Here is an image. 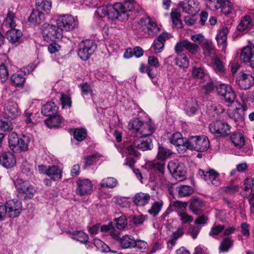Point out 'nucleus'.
Segmentation results:
<instances>
[{"mask_svg": "<svg viewBox=\"0 0 254 254\" xmlns=\"http://www.w3.org/2000/svg\"><path fill=\"white\" fill-rule=\"evenodd\" d=\"M254 26V22L250 15H245L243 17L237 26V30L240 32H243L249 30Z\"/></svg>", "mask_w": 254, "mask_h": 254, "instance_id": "nucleus-26", "label": "nucleus"}, {"mask_svg": "<svg viewBox=\"0 0 254 254\" xmlns=\"http://www.w3.org/2000/svg\"><path fill=\"white\" fill-rule=\"evenodd\" d=\"M178 7L181 8L183 12L191 15H195L200 9L197 0H183L179 2Z\"/></svg>", "mask_w": 254, "mask_h": 254, "instance_id": "nucleus-8", "label": "nucleus"}, {"mask_svg": "<svg viewBox=\"0 0 254 254\" xmlns=\"http://www.w3.org/2000/svg\"><path fill=\"white\" fill-rule=\"evenodd\" d=\"M168 38L169 35L166 33H163L160 34L157 38L154 40L150 48V50L155 54L161 53L164 48L166 40Z\"/></svg>", "mask_w": 254, "mask_h": 254, "instance_id": "nucleus-19", "label": "nucleus"}, {"mask_svg": "<svg viewBox=\"0 0 254 254\" xmlns=\"http://www.w3.org/2000/svg\"><path fill=\"white\" fill-rule=\"evenodd\" d=\"M203 205V202L201 199L194 198L190 202V209L194 214H198L200 213Z\"/></svg>", "mask_w": 254, "mask_h": 254, "instance_id": "nucleus-34", "label": "nucleus"}, {"mask_svg": "<svg viewBox=\"0 0 254 254\" xmlns=\"http://www.w3.org/2000/svg\"><path fill=\"white\" fill-rule=\"evenodd\" d=\"M122 5L120 2L115 3L113 6L109 5L108 16L109 18L114 20L118 19L121 21H125L128 19L129 14L123 13L121 10Z\"/></svg>", "mask_w": 254, "mask_h": 254, "instance_id": "nucleus-10", "label": "nucleus"}, {"mask_svg": "<svg viewBox=\"0 0 254 254\" xmlns=\"http://www.w3.org/2000/svg\"><path fill=\"white\" fill-rule=\"evenodd\" d=\"M167 168L172 176L176 180L179 181L183 180L186 173V170L183 164L177 163L174 161H170L168 163Z\"/></svg>", "mask_w": 254, "mask_h": 254, "instance_id": "nucleus-11", "label": "nucleus"}, {"mask_svg": "<svg viewBox=\"0 0 254 254\" xmlns=\"http://www.w3.org/2000/svg\"><path fill=\"white\" fill-rule=\"evenodd\" d=\"M191 75L196 78H202L204 76V72L200 66H193L192 69Z\"/></svg>", "mask_w": 254, "mask_h": 254, "instance_id": "nucleus-58", "label": "nucleus"}, {"mask_svg": "<svg viewBox=\"0 0 254 254\" xmlns=\"http://www.w3.org/2000/svg\"><path fill=\"white\" fill-rule=\"evenodd\" d=\"M58 109L55 103L49 102L42 106L41 113L44 116L50 117L57 114Z\"/></svg>", "mask_w": 254, "mask_h": 254, "instance_id": "nucleus-25", "label": "nucleus"}, {"mask_svg": "<svg viewBox=\"0 0 254 254\" xmlns=\"http://www.w3.org/2000/svg\"><path fill=\"white\" fill-rule=\"evenodd\" d=\"M212 67L216 72L223 74L225 72V68L223 63L217 56L213 57L212 60Z\"/></svg>", "mask_w": 254, "mask_h": 254, "instance_id": "nucleus-42", "label": "nucleus"}, {"mask_svg": "<svg viewBox=\"0 0 254 254\" xmlns=\"http://www.w3.org/2000/svg\"><path fill=\"white\" fill-rule=\"evenodd\" d=\"M233 245V242L229 238H224L221 242L219 247V250L221 252H227Z\"/></svg>", "mask_w": 254, "mask_h": 254, "instance_id": "nucleus-57", "label": "nucleus"}, {"mask_svg": "<svg viewBox=\"0 0 254 254\" xmlns=\"http://www.w3.org/2000/svg\"><path fill=\"white\" fill-rule=\"evenodd\" d=\"M120 3L122 6L121 8V10L123 13H125L126 14H128L129 11L134 10L137 5L134 0H128L125 1L124 3Z\"/></svg>", "mask_w": 254, "mask_h": 254, "instance_id": "nucleus-40", "label": "nucleus"}, {"mask_svg": "<svg viewBox=\"0 0 254 254\" xmlns=\"http://www.w3.org/2000/svg\"><path fill=\"white\" fill-rule=\"evenodd\" d=\"M254 53V39L249 42V45L244 47L241 50L240 59L244 63L250 61L251 58Z\"/></svg>", "mask_w": 254, "mask_h": 254, "instance_id": "nucleus-20", "label": "nucleus"}, {"mask_svg": "<svg viewBox=\"0 0 254 254\" xmlns=\"http://www.w3.org/2000/svg\"><path fill=\"white\" fill-rule=\"evenodd\" d=\"M163 205V202L161 200L154 202L148 210V213L152 216H156L160 212Z\"/></svg>", "mask_w": 254, "mask_h": 254, "instance_id": "nucleus-39", "label": "nucleus"}, {"mask_svg": "<svg viewBox=\"0 0 254 254\" xmlns=\"http://www.w3.org/2000/svg\"><path fill=\"white\" fill-rule=\"evenodd\" d=\"M43 18L44 14L42 11L36 9L33 10L29 17V21L33 24L40 23Z\"/></svg>", "mask_w": 254, "mask_h": 254, "instance_id": "nucleus-38", "label": "nucleus"}, {"mask_svg": "<svg viewBox=\"0 0 254 254\" xmlns=\"http://www.w3.org/2000/svg\"><path fill=\"white\" fill-rule=\"evenodd\" d=\"M112 225L118 230H124L127 227V221L126 217L121 216L118 218H115L112 222Z\"/></svg>", "mask_w": 254, "mask_h": 254, "instance_id": "nucleus-44", "label": "nucleus"}, {"mask_svg": "<svg viewBox=\"0 0 254 254\" xmlns=\"http://www.w3.org/2000/svg\"><path fill=\"white\" fill-rule=\"evenodd\" d=\"M5 116L10 119H15L20 115V111L18 104L13 101H9L4 108Z\"/></svg>", "mask_w": 254, "mask_h": 254, "instance_id": "nucleus-17", "label": "nucleus"}, {"mask_svg": "<svg viewBox=\"0 0 254 254\" xmlns=\"http://www.w3.org/2000/svg\"><path fill=\"white\" fill-rule=\"evenodd\" d=\"M186 149L197 152L206 151L209 147V140L205 135L191 136L187 139Z\"/></svg>", "mask_w": 254, "mask_h": 254, "instance_id": "nucleus-4", "label": "nucleus"}, {"mask_svg": "<svg viewBox=\"0 0 254 254\" xmlns=\"http://www.w3.org/2000/svg\"><path fill=\"white\" fill-rule=\"evenodd\" d=\"M9 76V73L7 67L4 64H0V78L2 82H4Z\"/></svg>", "mask_w": 254, "mask_h": 254, "instance_id": "nucleus-60", "label": "nucleus"}, {"mask_svg": "<svg viewBox=\"0 0 254 254\" xmlns=\"http://www.w3.org/2000/svg\"><path fill=\"white\" fill-rule=\"evenodd\" d=\"M5 206L7 216L15 218L19 216L22 211V203L17 199L9 200L6 202Z\"/></svg>", "mask_w": 254, "mask_h": 254, "instance_id": "nucleus-14", "label": "nucleus"}, {"mask_svg": "<svg viewBox=\"0 0 254 254\" xmlns=\"http://www.w3.org/2000/svg\"><path fill=\"white\" fill-rule=\"evenodd\" d=\"M150 199V195L148 193L140 192L134 195L133 202L137 206H143L149 203Z\"/></svg>", "mask_w": 254, "mask_h": 254, "instance_id": "nucleus-24", "label": "nucleus"}, {"mask_svg": "<svg viewBox=\"0 0 254 254\" xmlns=\"http://www.w3.org/2000/svg\"><path fill=\"white\" fill-rule=\"evenodd\" d=\"M210 132L217 136L227 135L230 132L229 125L221 121L211 123L209 126Z\"/></svg>", "mask_w": 254, "mask_h": 254, "instance_id": "nucleus-9", "label": "nucleus"}, {"mask_svg": "<svg viewBox=\"0 0 254 254\" xmlns=\"http://www.w3.org/2000/svg\"><path fill=\"white\" fill-rule=\"evenodd\" d=\"M230 140L233 144L238 148H241L245 144V138L241 133H234L231 137Z\"/></svg>", "mask_w": 254, "mask_h": 254, "instance_id": "nucleus-33", "label": "nucleus"}, {"mask_svg": "<svg viewBox=\"0 0 254 254\" xmlns=\"http://www.w3.org/2000/svg\"><path fill=\"white\" fill-rule=\"evenodd\" d=\"M134 145L137 149H140L142 150H150L152 147L151 140L150 139H147L146 140H141L139 142L136 141L134 142Z\"/></svg>", "mask_w": 254, "mask_h": 254, "instance_id": "nucleus-47", "label": "nucleus"}, {"mask_svg": "<svg viewBox=\"0 0 254 254\" xmlns=\"http://www.w3.org/2000/svg\"><path fill=\"white\" fill-rule=\"evenodd\" d=\"M170 142L177 147H183L186 149L187 140H184L182 134L179 132L174 133L170 138Z\"/></svg>", "mask_w": 254, "mask_h": 254, "instance_id": "nucleus-28", "label": "nucleus"}, {"mask_svg": "<svg viewBox=\"0 0 254 254\" xmlns=\"http://www.w3.org/2000/svg\"><path fill=\"white\" fill-rule=\"evenodd\" d=\"M215 8L221 9V11L225 15L231 13L233 9V4L229 0H217V5H214Z\"/></svg>", "mask_w": 254, "mask_h": 254, "instance_id": "nucleus-23", "label": "nucleus"}, {"mask_svg": "<svg viewBox=\"0 0 254 254\" xmlns=\"http://www.w3.org/2000/svg\"><path fill=\"white\" fill-rule=\"evenodd\" d=\"M0 163L6 168H11L16 163L15 155L10 151L3 152L0 155Z\"/></svg>", "mask_w": 254, "mask_h": 254, "instance_id": "nucleus-18", "label": "nucleus"}, {"mask_svg": "<svg viewBox=\"0 0 254 254\" xmlns=\"http://www.w3.org/2000/svg\"><path fill=\"white\" fill-rule=\"evenodd\" d=\"M217 93L222 97L225 101L233 103L235 100L236 95L231 86L226 84H221L217 86Z\"/></svg>", "mask_w": 254, "mask_h": 254, "instance_id": "nucleus-13", "label": "nucleus"}, {"mask_svg": "<svg viewBox=\"0 0 254 254\" xmlns=\"http://www.w3.org/2000/svg\"><path fill=\"white\" fill-rule=\"evenodd\" d=\"M227 113L230 118L234 120L237 124H243L244 114L241 108L229 109Z\"/></svg>", "mask_w": 254, "mask_h": 254, "instance_id": "nucleus-22", "label": "nucleus"}, {"mask_svg": "<svg viewBox=\"0 0 254 254\" xmlns=\"http://www.w3.org/2000/svg\"><path fill=\"white\" fill-rule=\"evenodd\" d=\"M148 64L149 66L158 68L160 66V64L158 59L155 56H150L148 58Z\"/></svg>", "mask_w": 254, "mask_h": 254, "instance_id": "nucleus-64", "label": "nucleus"}, {"mask_svg": "<svg viewBox=\"0 0 254 254\" xmlns=\"http://www.w3.org/2000/svg\"><path fill=\"white\" fill-rule=\"evenodd\" d=\"M203 53L210 57H214L215 48L211 41L206 40L202 45Z\"/></svg>", "mask_w": 254, "mask_h": 254, "instance_id": "nucleus-37", "label": "nucleus"}, {"mask_svg": "<svg viewBox=\"0 0 254 254\" xmlns=\"http://www.w3.org/2000/svg\"><path fill=\"white\" fill-rule=\"evenodd\" d=\"M225 226L223 225H214L209 232V235L215 238L223 230H224Z\"/></svg>", "mask_w": 254, "mask_h": 254, "instance_id": "nucleus-59", "label": "nucleus"}, {"mask_svg": "<svg viewBox=\"0 0 254 254\" xmlns=\"http://www.w3.org/2000/svg\"><path fill=\"white\" fill-rule=\"evenodd\" d=\"M172 154V152L170 149L159 146L156 157L158 160L165 161L169 158Z\"/></svg>", "mask_w": 254, "mask_h": 254, "instance_id": "nucleus-41", "label": "nucleus"}, {"mask_svg": "<svg viewBox=\"0 0 254 254\" xmlns=\"http://www.w3.org/2000/svg\"><path fill=\"white\" fill-rule=\"evenodd\" d=\"M96 48V44L93 40H83L78 45V55L82 60L87 61L94 53Z\"/></svg>", "mask_w": 254, "mask_h": 254, "instance_id": "nucleus-6", "label": "nucleus"}, {"mask_svg": "<svg viewBox=\"0 0 254 254\" xmlns=\"http://www.w3.org/2000/svg\"><path fill=\"white\" fill-rule=\"evenodd\" d=\"M15 187L21 197L26 198L33 196L35 190L29 182L22 179H17L15 182Z\"/></svg>", "mask_w": 254, "mask_h": 254, "instance_id": "nucleus-7", "label": "nucleus"}, {"mask_svg": "<svg viewBox=\"0 0 254 254\" xmlns=\"http://www.w3.org/2000/svg\"><path fill=\"white\" fill-rule=\"evenodd\" d=\"M22 36L21 31L15 28H11L6 33V38L11 43L18 42Z\"/></svg>", "mask_w": 254, "mask_h": 254, "instance_id": "nucleus-30", "label": "nucleus"}, {"mask_svg": "<svg viewBox=\"0 0 254 254\" xmlns=\"http://www.w3.org/2000/svg\"><path fill=\"white\" fill-rule=\"evenodd\" d=\"M77 193L82 196L91 193L93 189V184L88 179L79 178L77 181Z\"/></svg>", "mask_w": 254, "mask_h": 254, "instance_id": "nucleus-15", "label": "nucleus"}, {"mask_svg": "<svg viewBox=\"0 0 254 254\" xmlns=\"http://www.w3.org/2000/svg\"><path fill=\"white\" fill-rule=\"evenodd\" d=\"M244 188L241 192L242 195L244 197H247L250 193H252V189L254 187V179L251 177L246 178L244 180Z\"/></svg>", "mask_w": 254, "mask_h": 254, "instance_id": "nucleus-35", "label": "nucleus"}, {"mask_svg": "<svg viewBox=\"0 0 254 254\" xmlns=\"http://www.w3.org/2000/svg\"><path fill=\"white\" fill-rule=\"evenodd\" d=\"M8 146L10 149L15 152L26 151L28 150L31 138L27 135L19 138L15 132L8 135Z\"/></svg>", "mask_w": 254, "mask_h": 254, "instance_id": "nucleus-3", "label": "nucleus"}, {"mask_svg": "<svg viewBox=\"0 0 254 254\" xmlns=\"http://www.w3.org/2000/svg\"><path fill=\"white\" fill-rule=\"evenodd\" d=\"M100 157V155L98 153H95L89 156L84 157L85 164L83 167L84 169L91 166L93 162L95 161L96 159Z\"/></svg>", "mask_w": 254, "mask_h": 254, "instance_id": "nucleus-54", "label": "nucleus"}, {"mask_svg": "<svg viewBox=\"0 0 254 254\" xmlns=\"http://www.w3.org/2000/svg\"><path fill=\"white\" fill-rule=\"evenodd\" d=\"M9 118L0 119V129L3 131H10L13 128L12 122L8 120Z\"/></svg>", "mask_w": 254, "mask_h": 254, "instance_id": "nucleus-50", "label": "nucleus"}, {"mask_svg": "<svg viewBox=\"0 0 254 254\" xmlns=\"http://www.w3.org/2000/svg\"><path fill=\"white\" fill-rule=\"evenodd\" d=\"M57 26L45 23L42 27L43 39L47 42L55 39H60L63 36L64 31H70L75 27L74 17L70 14H64L59 17L56 21Z\"/></svg>", "mask_w": 254, "mask_h": 254, "instance_id": "nucleus-1", "label": "nucleus"}, {"mask_svg": "<svg viewBox=\"0 0 254 254\" xmlns=\"http://www.w3.org/2000/svg\"><path fill=\"white\" fill-rule=\"evenodd\" d=\"M197 109V104L195 99L191 98L186 101L185 110L189 116L194 114Z\"/></svg>", "mask_w": 254, "mask_h": 254, "instance_id": "nucleus-36", "label": "nucleus"}, {"mask_svg": "<svg viewBox=\"0 0 254 254\" xmlns=\"http://www.w3.org/2000/svg\"><path fill=\"white\" fill-rule=\"evenodd\" d=\"M86 135V131L83 128H76L73 132L74 138L78 141H81L84 140Z\"/></svg>", "mask_w": 254, "mask_h": 254, "instance_id": "nucleus-55", "label": "nucleus"}, {"mask_svg": "<svg viewBox=\"0 0 254 254\" xmlns=\"http://www.w3.org/2000/svg\"><path fill=\"white\" fill-rule=\"evenodd\" d=\"M3 25L7 27H10L11 28L15 26V16L14 13L11 11H8L6 17L3 21Z\"/></svg>", "mask_w": 254, "mask_h": 254, "instance_id": "nucleus-51", "label": "nucleus"}, {"mask_svg": "<svg viewBox=\"0 0 254 254\" xmlns=\"http://www.w3.org/2000/svg\"><path fill=\"white\" fill-rule=\"evenodd\" d=\"M237 82L241 89L246 90L254 83V77L251 74L240 72L237 76Z\"/></svg>", "mask_w": 254, "mask_h": 254, "instance_id": "nucleus-16", "label": "nucleus"}, {"mask_svg": "<svg viewBox=\"0 0 254 254\" xmlns=\"http://www.w3.org/2000/svg\"><path fill=\"white\" fill-rule=\"evenodd\" d=\"M35 4L37 9L49 13L51 9L52 2L51 0H35Z\"/></svg>", "mask_w": 254, "mask_h": 254, "instance_id": "nucleus-32", "label": "nucleus"}, {"mask_svg": "<svg viewBox=\"0 0 254 254\" xmlns=\"http://www.w3.org/2000/svg\"><path fill=\"white\" fill-rule=\"evenodd\" d=\"M183 46H184V48L186 50L192 54H196L199 50V47L198 45L191 43L188 40H184Z\"/></svg>", "mask_w": 254, "mask_h": 254, "instance_id": "nucleus-49", "label": "nucleus"}, {"mask_svg": "<svg viewBox=\"0 0 254 254\" xmlns=\"http://www.w3.org/2000/svg\"><path fill=\"white\" fill-rule=\"evenodd\" d=\"M11 81L12 83L17 86L23 85L25 80V77L20 74H14L11 76Z\"/></svg>", "mask_w": 254, "mask_h": 254, "instance_id": "nucleus-53", "label": "nucleus"}, {"mask_svg": "<svg viewBox=\"0 0 254 254\" xmlns=\"http://www.w3.org/2000/svg\"><path fill=\"white\" fill-rule=\"evenodd\" d=\"M118 182L116 179L113 177H108L101 181L100 186L101 188L112 189L115 188Z\"/></svg>", "mask_w": 254, "mask_h": 254, "instance_id": "nucleus-46", "label": "nucleus"}, {"mask_svg": "<svg viewBox=\"0 0 254 254\" xmlns=\"http://www.w3.org/2000/svg\"><path fill=\"white\" fill-rule=\"evenodd\" d=\"M228 32V28L223 26L220 29L218 34L216 37L218 46L224 52L227 47V39Z\"/></svg>", "mask_w": 254, "mask_h": 254, "instance_id": "nucleus-21", "label": "nucleus"}, {"mask_svg": "<svg viewBox=\"0 0 254 254\" xmlns=\"http://www.w3.org/2000/svg\"><path fill=\"white\" fill-rule=\"evenodd\" d=\"M60 100L63 108H69L71 107L72 102L71 98L69 95L62 94Z\"/></svg>", "mask_w": 254, "mask_h": 254, "instance_id": "nucleus-56", "label": "nucleus"}, {"mask_svg": "<svg viewBox=\"0 0 254 254\" xmlns=\"http://www.w3.org/2000/svg\"><path fill=\"white\" fill-rule=\"evenodd\" d=\"M172 206L176 210H178V211L182 212L187 208V203L185 201L176 200L172 202Z\"/></svg>", "mask_w": 254, "mask_h": 254, "instance_id": "nucleus-62", "label": "nucleus"}, {"mask_svg": "<svg viewBox=\"0 0 254 254\" xmlns=\"http://www.w3.org/2000/svg\"><path fill=\"white\" fill-rule=\"evenodd\" d=\"M139 29L148 36H153L159 31L155 21L150 17H141L138 22Z\"/></svg>", "mask_w": 254, "mask_h": 254, "instance_id": "nucleus-5", "label": "nucleus"}, {"mask_svg": "<svg viewBox=\"0 0 254 254\" xmlns=\"http://www.w3.org/2000/svg\"><path fill=\"white\" fill-rule=\"evenodd\" d=\"M179 195L180 197H185L192 193L193 189L189 186L182 185L177 188Z\"/></svg>", "mask_w": 254, "mask_h": 254, "instance_id": "nucleus-48", "label": "nucleus"}, {"mask_svg": "<svg viewBox=\"0 0 254 254\" xmlns=\"http://www.w3.org/2000/svg\"><path fill=\"white\" fill-rule=\"evenodd\" d=\"M71 235V237L74 240H76L82 243H85L88 241V235L83 231H78L73 232H69Z\"/></svg>", "mask_w": 254, "mask_h": 254, "instance_id": "nucleus-43", "label": "nucleus"}, {"mask_svg": "<svg viewBox=\"0 0 254 254\" xmlns=\"http://www.w3.org/2000/svg\"><path fill=\"white\" fill-rule=\"evenodd\" d=\"M94 245L98 249L104 252H108L110 250L108 245L99 239L95 240Z\"/></svg>", "mask_w": 254, "mask_h": 254, "instance_id": "nucleus-63", "label": "nucleus"}, {"mask_svg": "<svg viewBox=\"0 0 254 254\" xmlns=\"http://www.w3.org/2000/svg\"><path fill=\"white\" fill-rule=\"evenodd\" d=\"M45 123L49 128L58 127L61 126L62 119L60 116L57 115L50 116L45 121Z\"/></svg>", "mask_w": 254, "mask_h": 254, "instance_id": "nucleus-31", "label": "nucleus"}, {"mask_svg": "<svg viewBox=\"0 0 254 254\" xmlns=\"http://www.w3.org/2000/svg\"><path fill=\"white\" fill-rule=\"evenodd\" d=\"M178 215L182 223L183 224L190 223L193 221L192 216L189 215L185 212L178 211Z\"/></svg>", "mask_w": 254, "mask_h": 254, "instance_id": "nucleus-61", "label": "nucleus"}, {"mask_svg": "<svg viewBox=\"0 0 254 254\" xmlns=\"http://www.w3.org/2000/svg\"><path fill=\"white\" fill-rule=\"evenodd\" d=\"M119 243L120 246L125 249L133 248L135 244L134 237L129 235H125L121 237Z\"/></svg>", "mask_w": 254, "mask_h": 254, "instance_id": "nucleus-27", "label": "nucleus"}, {"mask_svg": "<svg viewBox=\"0 0 254 254\" xmlns=\"http://www.w3.org/2000/svg\"><path fill=\"white\" fill-rule=\"evenodd\" d=\"M176 64L180 67L187 68L189 64V59L184 55H178V57L176 58Z\"/></svg>", "mask_w": 254, "mask_h": 254, "instance_id": "nucleus-52", "label": "nucleus"}, {"mask_svg": "<svg viewBox=\"0 0 254 254\" xmlns=\"http://www.w3.org/2000/svg\"><path fill=\"white\" fill-rule=\"evenodd\" d=\"M181 13L176 9H173L171 13V17L173 24L177 28L182 27V23L181 20Z\"/></svg>", "mask_w": 254, "mask_h": 254, "instance_id": "nucleus-45", "label": "nucleus"}, {"mask_svg": "<svg viewBox=\"0 0 254 254\" xmlns=\"http://www.w3.org/2000/svg\"><path fill=\"white\" fill-rule=\"evenodd\" d=\"M129 130L132 129L135 131V135L138 137H144L151 135L155 130L154 124L150 120L144 123L138 118H136L130 121L127 126Z\"/></svg>", "mask_w": 254, "mask_h": 254, "instance_id": "nucleus-2", "label": "nucleus"}, {"mask_svg": "<svg viewBox=\"0 0 254 254\" xmlns=\"http://www.w3.org/2000/svg\"><path fill=\"white\" fill-rule=\"evenodd\" d=\"M199 175L209 185L214 186H219L220 182L219 179V174L213 169H209L207 171H204L201 169L198 170Z\"/></svg>", "mask_w": 254, "mask_h": 254, "instance_id": "nucleus-12", "label": "nucleus"}, {"mask_svg": "<svg viewBox=\"0 0 254 254\" xmlns=\"http://www.w3.org/2000/svg\"><path fill=\"white\" fill-rule=\"evenodd\" d=\"M47 175L54 181L60 180L62 176V170L56 165L48 167Z\"/></svg>", "mask_w": 254, "mask_h": 254, "instance_id": "nucleus-29", "label": "nucleus"}]
</instances>
